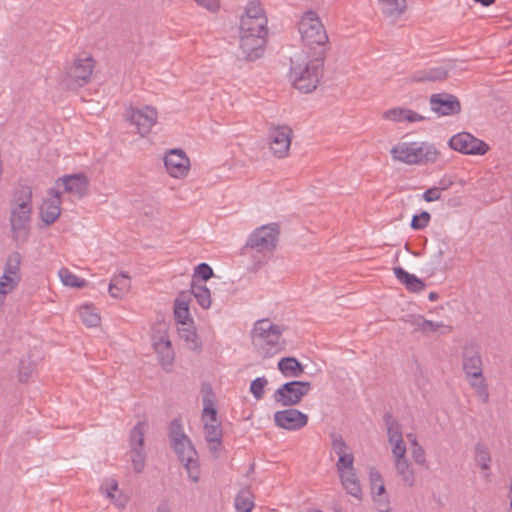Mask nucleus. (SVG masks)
I'll use <instances>...</instances> for the list:
<instances>
[{
    "mask_svg": "<svg viewBox=\"0 0 512 512\" xmlns=\"http://www.w3.org/2000/svg\"><path fill=\"white\" fill-rule=\"evenodd\" d=\"M323 50L300 52L291 57L290 79L295 89L301 93H311L320 82L324 68Z\"/></svg>",
    "mask_w": 512,
    "mask_h": 512,
    "instance_id": "f257e3e1",
    "label": "nucleus"
},
{
    "mask_svg": "<svg viewBox=\"0 0 512 512\" xmlns=\"http://www.w3.org/2000/svg\"><path fill=\"white\" fill-rule=\"evenodd\" d=\"M252 18H256L255 28L249 26V17H241L240 20V49L243 59L247 61L262 57L268 34L267 21L255 15Z\"/></svg>",
    "mask_w": 512,
    "mask_h": 512,
    "instance_id": "f03ea898",
    "label": "nucleus"
},
{
    "mask_svg": "<svg viewBox=\"0 0 512 512\" xmlns=\"http://www.w3.org/2000/svg\"><path fill=\"white\" fill-rule=\"evenodd\" d=\"M284 328L264 318L254 323L251 331L252 344L262 354L269 358L284 350L285 340L282 338Z\"/></svg>",
    "mask_w": 512,
    "mask_h": 512,
    "instance_id": "7ed1b4c3",
    "label": "nucleus"
},
{
    "mask_svg": "<svg viewBox=\"0 0 512 512\" xmlns=\"http://www.w3.org/2000/svg\"><path fill=\"white\" fill-rule=\"evenodd\" d=\"M463 370L483 403L489 402L488 386L482 372V357L477 344H466L462 352Z\"/></svg>",
    "mask_w": 512,
    "mask_h": 512,
    "instance_id": "20e7f679",
    "label": "nucleus"
},
{
    "mask_svg": "<svg viewBox=\"0 0 512 512\" xmlns=\"http://www.w3.org/2000/svg\"><path fill=\"white\" fill-rule=\"evenodd\" d=\"M301 40L307 50L305 52H319L323 50L324 57L329 45L328 35L321 20L314 11L306 12L298 23Z\"/></svg>",
    "mask_w": 512,
    "mask_h": 512,
    "instance_id": "39448f33",
    "label": "nucleus"
},
{
    "mask_svg": "<svg viewBox=\"0 0 512 512\" xmlns=\"http://www.w3.org/2000/svg\"><path fill=\"white\" fill-rule=\"evenodd\" d=\"M394 160L408 165H426L434 163L440 152L432 144L422 142L400 143L391 149Z\"/></svg>",
    "mask_w": 512,
    "mask_h": 512,
    "instance_id": "423d86ee",
    "label": "nucleus"
},
{
    "mask_svg": "<svg viewBox=\"0 0 512 512\" xmlns=\"http://www.w3.org/2000/svg\"><path fill=\"white\" fill-rule=\"evenodd\" d=\"M279 234L280 230L277 223L261 226L251 233L245 247L252 248L260 253H272L276 249Z\"/></svg>",
    "mask_w": 512,
    "mask_h": 512,
    "instance_id": "0eeeda50",
    "label": "nucleus"
},
{
    "mask_svg": "<svg viewBox=\"0 0 512 512\" xmlns=\"http://www.w3.org/2000/svg\"><path fill=\"white\" fill-rule=\"evenodd\" d=\"M312 389L308 381L293 380L282 384L275 390L273 398L276 403L285 407H293L299 404Z\"/></svg>",
    "mask_w": 512,
    "mask_h": 512,
    "instance_id": "6e6552de",
    "label": "nucleus"
},
{
    "mask_svg": "<svg viewBox=\"0 0 512 512\" xmlns=\"http://www.w3.org/2000/svg\"><path fill=\"white\" fill-rule=\"evenodd\" d=\"M94 69V60L92 57L77 58L66 67L63 83L68 89H75L87 84Z\"/></svg>",
    "mask_w": 512,
    "mask_h": 512,
    "instance_id": "1a4fd4ad",
    "label": "nucleus"
},
{
    "mask_svg": "<svg viewBox=\"0 0 512 512\" xmlns=\"http://www.w3.org/2000/svg\"><path fill=\"white\" fill-rule=\"evenodd\" d=\"M32 207L21 209L18 206L11 207L10 225L13 239L17 243H25L31 229Z\"/></svg>",
    "mask_w": 512,
    "mask_h": 512,
    "instance_id": "9d476101",
    "label": "nucleus"
},
{
    "mask_svg": "<svg viewBox=\"0 0 512 512\" xmlns=\"http://www.w3.org/2000/svg\"><path fill=\"white\" fill-rule=\"evenodd\" d=\"M449 146L455 151L469 155H484L490 149L487 143L468 132H460L452 136Z\"/></svg>",
    "mask_w": 512,
    "mask_h": 512,
    "instance_id": "9b49d317",
    "label": "nucleus"
},
{
    "mask_svg": "<svg viewBox=\"0 0 512 512\" xmlns=\"http://www.w3.org/2000/svg\"><path fill=\"white\" fill-rule=\"evenodd\" d=\"M126 120L136 127L141 136H145L157 121V111L151 106L142 109L131 107L126 113Z\"/></svg>",
    "mask_w": 512,
    "mask_h": 512,
    "instance_id": "f8f14e48",
    "label": "nucleus"
},
{
    "mask_svg": "<svg viewBox=\"0 0 512 512\" xmlns=\"http://www.w3.org/2000/svg\"><path fill=\"white\" fill-rule=\"evenodd\" d=\"M175 453L178 455L179 460L184 464L187 469L188 476L193 482L199 481V470L197 451L195 450L190 439L181 442V445H172Z\"/></svg>",
    "mask_w": 512,
    "mask_h": 512,
    "instance_id": "ddd939ff",
    "label": "nucleus"
},
{
    "mask_svg": "<svg viewBox=\"0 0 512 512\" xmlns=\"http://www.w3.org/2000/svg\"><path fill=\"white\" fill-rule=\"evenodd\" d=\"M274 422L279 428L297 431L307 425L308 416L298 409L289 407L288 409L276 411L274 413Z\"/></svg>",
    "mask_w": 512,
    "mask_h": 512,
    "instance_id": "4468645a",
    "label": "nucleus"
},
{
    "mask_svg": "<svg viewBox=\"0 0 512 512\" xmlns=\"http://www.w3.org/2000/svg\"><path fill=\"white\" fill-rule=\"evenodd\" d=\"M168 174L174 178H184L190 169V161L182 149H171L164 157Z\"/></svg>",
    "mask_w": 512,
    "mask_h": 512,
    "instance_id": "2eb2a0df",
    "label": "nucleus"
},
{
    "mask_svg": "<svg viewBox=\"0 0 512 512\" xmlns=\"http://www.w3.org/2000/svg\"><path fill=\"white\" fill-rule=\"evenodd\" d=\"M293 131L290 127L282 125L270 129V148L278 158L287 156L291 145Z\"/></svg>",
    "mask_w": 512,
    "mask_h": 512,
    "instance_id": "dca6fc26",
    "label": "nucleus"
},
{
    "mask_svg": "<svg viewBox=\"0 0 512 512\" xmlns=\"http://www.w3.org/2000/svg\"><path fill=\"white\" fill-rule=\"evenodd\" d=\"M431 110L441 116L457 115L461 112L458 98L449 93L432 94L430 97Z\"/></svg>",
    "mask_w": 512,
    "mask_h": 512,
    "instance_id": "f3484780",
    "label": "nucleus"
},
{
    "mask_svg": "<svg viewBox=\"0 0 512 512\" xmlns=\"http://www.w3.org/2000/svg\"><path fill=\"white\" fill-rule=\"evenodd\" d=\"M48 195L51 197L43 202L40 207V217L45 225L53 224L61 214V195L56 188H50Z\"/></svg>",
    "mask_w": 512,
    "mask_h": 512,
    "instance_id": "a211bd4d",
    "label": "nucleus"
},
{
    "mask_svg": "<svg viewBox=\"0 0 512 512\" xmlns=\"http://www.w3.org/2000/svg\"><path fill=\"white\" fill-rule=\"evenodd\" d=\"M59 181H62L65 191L72 193L79 198H82L87 193L89 180L85 174L79 173L64 176L58 179V182Z\"/></svg>",
    "mask_w": 512,
    "mask_h": 512,
    "instance_id": "6ab92c4d",
    "label": "nucleus"
},
{
    "mask_svg": "<svg viewBox=\"0 0 512 512\" xmlns=\"http://www.w3.org/2000/svg\"><path fill=\"white\" fill-rule=\"evenodd\" d=\"M201 393L203 394V411L202 419L206 421L209 418L210 423H216L218 421V412L215 407V394L210 384L203 383L201 386Z\"/></svg>",
    "mask_w": 512,
    "mask_h": 512,
    "instance_id": "aec40b11",
    "label": "nucleus"
},
{
    "mask_svg": "<svg viewBox=\"0 0 512 512\" xmlns=\"http://www.w3.org/2000/svg\"><path fill=\"white\" fill-rule=\"evenodd\" d=\"M393 272L400 283L403 284L405 288L412 293L420 292L426 286L420 278L416 277L414 274L408 273L404 268L400 266L394 267Z\"/></svg>",
    "mask_w": 512,
    "mask_h": 512,
    "instance_id": "412c9836",
    "label": "nucleus"
},
{
    "mask_svg": "<svg viewBox=\"0 0 512 512\" xmlns=\"http://www.w3.org/2000/svg\"><path fill=\"white\" fill-rule=\"evenodd\" d=\"M448 78V69L443 66L416 71L411 76L413 82H442Z\"/></svg>",
    "mask_w": 512,
    "mask_h": 512,
    "instance_id": "4be33fe9",
    "label": "nucleus"
},
{
    "mask_svg": "<svg viewBox=\"0 0 512 512\" xmlns=\"http://www.w3.org/2000/svg\"><path fill=\"white\" fill-rule=\"evenodd\" d=\"M154 349L158 354L161 365L164 368H166V366L172 365L174 360V352L172 350L171 341L167 335H163L158 340L154 341Z\"/></svg>",
    "mask_w": 512,
    "mask_h": 512,
    "instance_id": "5701e85b",
    "label": "nucleus"
},
{
    "mask_svg": "<svg viewBox=\"0 0 512 512\" xmlns=\"http://www.w3.org/2000/svg\"><path fill=\"white\" fill-rule=\"evenodd\" d=\"M278 370L285 376L298 378L304 373V366L295 357H283L278 362Z\"/></svg>",
    "mask_w": 512,
    "mask_h": 512,
    "instance_id": "b1692460",
    "label": "nucleus"
},
{
    "mask_svg": "<svg viewBox=\"0 0 512 512\" xmlns=\"http://www.w3.org/2000/svg\"><path fill=\"white\" fill-rule=\"evenodd\" d=\"M129 289L130 277L122 272L111 279L108 290L113 298H122Z\"/></svg>",
    "mask_w": 512,
    "mask_h": 512,
    "instance_id": "393cba45",
    "label": "nucleus"
},
{
    "mask_svg": "<svg viewBox=\"0 0 512 512\" xmlns=\"http://www.w3.org/2000/svg\"><path fill=\"white\" fill-rule=\"evenodd\" d=\"M382 13L391 18H397L406 10L405 0H378Z\"/></svg>",
    "mask_w": 512,
    "mask_h": 512,
    "instance_id": "a878e982",
    "label": "nucleus"
},
{
    "mask_svg": "<svg viewBox=\"0 0 512 512\" xmlns=\"http://www.w3.org/2000/svg\"><path fill=\"white\" fill-rule=\"evenodd\" d=\"M148 423L146 421L138 422L130 431L129 442L130 450L144 449V436Z\"/></svg>",
    "mask_w": 512,
    "mask_h": 512,
    "instance_id": "bb28decb",
    "label": "nucleus"
},
{
    "mask_svg": "<svg viewBox=\"0 0 512 512\" xmlns=\"http://www.w3.org/2000/svg\"><path fill=\"white\" fill-rule=\"evenodd\" d=\"M12 206H18L21 209L32 207V189L29 186H19L13 193L11 199Z\"/></svg>",
    "mask_w": 512,
    "mask_h": 512,
    "instance_id": "cd10ccee",
    "label": "nucleus"
},
{
    "mask_svg": "<svg viewBox=\"0 0 512 512\" xmlns=\"http://www.w3.org/2000/svg\"><path fill=\"white\" fill-rule=\"evenodd\" d=\"M341 482L348 494L361 499V486L355 472L340 474Z\"/></svg>",
    "mask_w": 512,
    "mask_h": 512,
    "instance_id": "c85d7f7f",
    "label": "nucleus"
},
{
    "mask_svg": "<svg viewBox=\"0 0 512 512\" xmlns=\"http://www.w3.org/2000/svg\"><path fill=\"white\" fill-rule=\"evenodd\" d=\"M395 468L399 476H401L403 482L411 487L415 483L414 472L411 469V465L407 457L396 459L395 460Z\"/></svg>",
    "mask_w": 512,
    "mask_h": 512,
    "instance_id": "c756f323",
    "label": "nucleus"
},
{
    "mask_svg": "<svg viewBox=\"0 0 512 512\" xmlns=\"http://www.w3.org/2000/svg\"><path fill=\"white\" fill-rule=\"evenodd\" d=\"M384 422L387 427L388 441L389 443H393L394 441L402 440V430L401 425L398 421H396L392 414L387 412L384 415Z\"/></svg>",
    "mask_w": 512,
    "mask_h": 512,
    "instance_id": "7c9ffc66",
    "label": "nucleus"
},
{
    "mask_svg": "<svg viewBox=\"0 0 512 512\" xmlns=\"http://www.w3.org/2000/svg\"><path fill=\"white\" fill-rule=\"evenodd\" d=\"M190 293L194 295L198 304L202 308L207 309L210 307V305H211L210 291L205 285H199V284L195 283V281H192Z\"/></svg>",
    "mask_w": 512,
    "mask_h": 512,
    "instance_id": "2f4dec72",
    "label": "nucleus"
},
{
    "mask_svg": "<svg viewBox=\"0 0 512 512\" xmlns=\"http://www.w3.org/2000/svg\"><path fill=\"white\" fill-rule=\"evenodd\" d=\"M178 334L181 339L192 344V346H190L192 350L196 351L201 349V344L197 342V333L193 322H188V325L185 326L180 325L178 327Z\"/></svg>",
    "mask_w": 512,
    "mask_h": 512,
    "instance_id": "473e14b6",
    "label": "nucleus"
},
{
    "mask_svg": "<svg viewBox=\"0 0 512 512\" xmlns=\"http://www.w3.org/2000/svg\"><path fill=\"white\" fill-rule=\"evenodd\" d=\"M474 460L481 470L485 471L490 469L491 455L481 442L476 443L474 447Z\"/></svg>",
    "mask_w": 512,
    "mask_h": 512,
    "instance_id": "72a5a7b5",
    "label": "nucleus"
},
{
    "mask_svg": "<svg viewBox=\"0 0 512 512\" xmlns=\"http://www.w3.org/2000/svg\"><path fill=\"white\" fill-rule=\"evenodd\" d=\"M259 16V17H263L266 21H267V17H266V14H265V11L264 9L261 7V3L260 1L258 0H254V1H251L248 3V5L246 6L245 8V13L242 15V17H249L250 19V22H249V26L251 28H255L256 26V18H252V16Z\"/></svg>",
    "mask_w": 512,
    "mask_h": 512,
    "instance_id": "f704fd0d",
    "label": "nucleus"
},
{
    "mask_svg": "<svg viewBox=\"0 0 512 512\" xmlns=\"http://www.w3.org/2000/svg\"><path fill=\"white\" fill-rule=\"evenodd\" d=\"M169 438L171 441V445H181L182 441H185L188 438V436L183 432L182 430V424L179 419H174L170 423L169 427Z\"/></svg>",
    "mask_w": 512,
    "mask_h": 512,
    "instance_id": "c9c22d12",
    "label": "nucleus"
},
{
    "mask_svg": "<svg viewBox=\"0 0 512 512\" xmlns=\"http://www.w3.org/2000/svg\"><path fill=\"white\" fill-rule=\"evenodd\" d=\"M59 277L65 286L84 288L87 284L86 280L78 278L68 268H61Z\"/></svg>",
    "mask_w": 512,
    "mask_h": 512,
    "instance_id": "e433bc0d",
    "label": "nucleus"
},
{
    "mask_svg": "<svg viewBox=\"0 0 512 512\" xmlns=\"http://www.w3.org/2000/svg\"><path fill=\"white\" fill-rule=\"evenodd\" d=\"M254 502L249 490H241L235 498V508L238 512H251Z\"/></svg>",
    "mask_w": 512,
    "mask_h": 512,
    "instance_id": "4c0bfd02",
    "label": "nucleus"
},
{
    "mask_svg": "<svg viewBox=\"0 0 512 512\" xmlns=\"http://www.w3.org/2000/svg\"><path fill=\"white\" fill-rule=\"evenodd\" d=\"M79 313L83 323L88 327H96L100 323L99 314L94 312L91 306L84 305L80 307Z\"/></svg>",
    "mask_w": 512,
    "mask_h": 512,
    "instance_id": "58836bf2",
    "label": "nucleus"
},
{
    "mask_svg": "<svg viewBox=\"0 0 512 512\" xmlns=\"http://www.w3.org/2000/svg\"><path fill=\"white\" fill-rule=\"evenodd\" d=\"M21 255L19 252H13L7 258L4 273L12 276H21L20 275V264H21Z\"/></svg>",
    "mask_w": 512,
    "mask_h": 512,
    "instance_id": "ea45409f",
    "label": "nucleus"
},
{
    "mask_svg": "<svg viewBox=\"0 0 512 512\" xmlns=\"http://www.w3.org/2000/svg\"><path fill=\"white\" fill-rule=\"evenodd\" d=\"M336 464L337 470L340 474L355 472L353 462L354 456L351 452L338 456Z\"/></svg>",
    "mask_w": 512,
    "mask_h": 512,
    "instance_id": "a19ab883",
    "label": "nucleus"
},
{
    "mask_svg": "<svg viewBox=\"0 0 512 512\" xmlns=\"http://www.w3.org/2000/svg\"><path fill=\"white\" fill-rule=\"evenodd\" d=\"M205 439L207 442H216L217 439H222V429L219 422L204 424Z\"/></svg>",
    "mask_w": 512,
    "mask_h": 512,
    "instance_id": "79ce46f5",
    "label": "nucleus"
},
{
    "mask_svg": "<svg viewBox=\"0 0 512 512\" xmlns=\"http://www.w3.org/2000/svg\"><path fill=\"white\" fill-rule=\"evenodd\" d=\"M420 322V331L424 334L436 332L439 328H446V331L441 332L442 334H448L452 331L451 326H445L441 322H432L430 320H426L424 317L423 320H420Z\"/></svg>",
    "mask_w": 512,
    "mask_h": 512,
    "instance_id": "37998d69",
    "label": "nucleus"
},
{
    "mask_svg": "<svg viewBox=\"0 0 512 512\" xmlns=\"http://www.w3.org/2000/svg\"><path fill=\"white\" fill-rule=\"evenodd\" d=\"M268 385V380L266 377H258L254 379L250 384V392L254 396L255 399L261 400L265 393V388Z\"/></svg>",
    "mask_w": 512,
    "mask_h": 512,
    "instance_id": "c03bdc74",
    "label": "nucleus"
},
{
    "mask_svg": "<svg viewBox=\"0 0 512 512\" xmlns=\"http://www.w3.org/2000/svg\"><path fill=\"white\" fill-rule=\"evenodd\" d=\"M20 280L21 276H12L4 273L0 277V289L6 293H10L18 286Z\"/></svg>",
    "mask_w": 512,
    "mask_h": 512,
    "instance_id": "a18cd8bd",
    "label": "nucleus"
},
{
    "mask_svg": "<svg viewBox=\"0 0 512 512\" xmlns=\"http://www.w3.org/2000/svg\"><path fill=\"white\" fill-rule=\"evenodd\" d=\"M213 275V269L207 263H200L194 269L192 281L196 282L197 279H199L206 282L211 277H213Z\"/></svg>",
    "mask_w": 512,
    "mask_h": 512,
    "instance_id": "49530a36",
    "label": "nucleus"
},
{
    "mask_svg": "<svg viewBox=\"0 0 512 512\" xmlns=\"http://www.w3.org/2000/svg\"><path fill=\"white\" fill-rule=\"evenodd\" d=\"M130 455L134 472L141 473L145 467L146 454L144 449H136V451L130 450Z\"/></svg>",
    "mask_w": 512,
    "mask_h": 512,
    "instance_id": "de8ad7c7",
    "label": "nucleus"
},
{
    "mask_svg": "<svg viewBox=\"0 0 512 512\" xmlns=\"http://www.w3.org/2000/svg\"><path fill=\"white\" fill-rule=\"evenodd\" d=\"M430 219V213L427 211H422L420 214H415L412 217L410 226L414 230H422L428 226Z\"/></svg>",
    "mask_w": 512,
    "mask_h": 512,
    "instance_id": "09e8293b",
    "label": "nucleus"
},
{
    "mask_svg": "<svg viewBox=\"0 0 512 512\" xmlns=\"http://www.w3.org/2000/svg\"><path fill=\"white\" fill-rule=\"evenodd\" d=\"M330 437L332 449L338 456L348 453V446L340 434L333 432L330 434Z\"/></svg>",
    "mask_w": 512,
    "mask_h": 512,
    "instance_id": "8fccbe9b",
    "label": "nucleus"
},
{
    "mask_svg": "<svg viewBox=\"0 0 512 512\" xmlns=\"http://www.w3.org/2000/svg\"><path fill=\"white\" fill-rule=\"evenodd\" d=\"M370 483L373 492L375 489H377L376 495L382 496L385 493V486L383 484L382 476L375 469L370 471Z\"/></svg>",
    "mask_w": 512,
    "mask_h": 512,
    "instance_id": "3c124183",
    "label": "nucleus"
},
{
    "mask_svg": "<svg viewBox=\"0 0 512 512\" xmlns=\"http://www.w3.org/2000/svg\"><path fill=\"white\" fill-rule=\"evenodd\" d=\"M174 317L178 325H188V322H193L190 318L189 307H174Z\"/></svg>",
    "mask_w": 512,
    "mask_h": 512,
    "instance_id": "603ef678",
    "label": "nucleus"
},
{
    "mask_svg": "<svg viewBox=\"0 0 512 512\" xmlns=\"http://www.w3.org/2000/svg\"><path fill=\"white\" fill-rule=\"evenodd\" d=\"M33 372V363L29 360H21L19 364V381L27 382Z\"/></svg>",
    "mask_w": 512,
    "mask_h": 512,
    "instance_id": "864d4df0",
    "label": "nucleus"
},
{
    "mask_svg": "<svg viewBox=\"0 0 512 512\" xmlns=\"http://www.w3.org/2000/svg\"><path fill=\"white\" fill-rule=\"evenodd\" d=\"M403 109L401 107L389 109L383 112L382 118L393 122H401L403 121Z\"/></svg>",
    "mask_w": 512,
    "mask_h": 512,
    "instance_id": "5fc2aeb1",
    "label": "nucleus"
},
{
    "mask_svg": "<svg viewBox=\"0 0 512 512\" xmlns=\"http://www.w3.org/2000/svg\"><path fill=\"white\" fill-rule=\"evenodd\" d=\"M390 444L392 445V454L394 460L406 457V446L403 439L394 441L393 443Z\"/></svg>",
    "mask_w": 512,
    "mask_h": 512,
    "instance_id": "6e6d98bb",
    "label": "nucleus"
},
{
    "mask_svg": "<svg viewBox=\"0 0 512 512\" xmlns=\"http://www.w3.org/2000/svg\"><path fill=\"white\" fill-rule=\"evenodd\" d=\"M412 458L413 460L422 466L426 465V454L423 447L420 445L418 447L412 448Z\"/></svg>",
    "mask_w": 512,
    "mask_h": 512,
    "instance_id": "4d7b16f0",
    "label": "nucleus"
},
{
    "mask_svg": "<svg viewBox=\"0 0 512 512\" xmlns=\"http://www.w3.org/2000/svg\"><path fill=\"white\" fill-rule=\"evenodd\" d=\"M425 119H426V117L418 114L417 112H415V111H413V110H411L409 108H404L403 109V120H406L409 123L423 121Z\"/></svg>",
    "mask_w": 512,
    "mask_h": 512,
    "instance_id": "13d9d810",
    "label": "nucleus"
},
{
    "mask_svg": "<svg viewBox=\"0 0 512 512\" xmlns=\"http://www.w3.org/2000/svg\"><path fill=\"white\" fill-rule=\"evenodd\" d=\"M198 5L210 12H216L220 8V0H194Z\"/></svg>",
    "mask_w": 512,
    "mask_h": 512,
    "instance_id": "bf43d9fd",
    "label": "nucleus"
},
{
    "mask_svg": "<svg viewBox=\"0 0 512 512\" xmlns=\"http://www.w3.org/2000/svg\"><path fill=\"white\" fill-rule=\"evenodd\" d=\"M440 196H441L440 188L439 187H432V188L427 189L423 193L422 197H423V199L426 202H433V201L439 200Z\"/></svg>",
    "mask_w": 512,
    "mask_h": 512,
    "instance_id": "052dcab7",
    "label": "nucleus"
},
{
    "mask_svg": "<svg viewBox=\"0 0 512 512\" xmlns=\"http://www.w3.org/2000/svg\"><path fill=\"white\" fill-rule=\"evenodd\" d=\"M208 445H209V450L211 451V453L213 454V456L215 458H218L219 457V451L221 449V445H222V439H217L216 442H207Z\"/></svg>",
    "mask_w": 512,
    "mask_h": 512,
    "instance_id": "680f3d73",
    "label": "nucleus"
},
{
    "mask_svg": "<svg viewBox=\"0 0 512 512\" xmlns=\"http://www.w3.org/2000/svg\"><path fill=\"white\" fill-rule=\"evenodd\" d=\"M118 489V484L115 480H112L111 483L105 488L106 496L110 499H114V494L112 491H116Z\"/></svg>",
    "mask_w": 512,
    "mask_h": 512,
    "instance_id": "e2e57ef3",
    "label": "nucleus"
},
{
    "mask_svg": "<svg viewBox=\"0 0 512 512\" xmlns=\"http://www.w3.org/2000/svg\"><path fill=\"white\" fill-rule=\"evenodd\" d=\"M412 320H406L407 322H410L411 325H413L415 327V330L416 331H420V325H421V322L420 320H423V316L421 315H418V316H411Z\"/></svg>",
    "mask_w": 512,
    "mask_h": 512,
    "instance_id": "0e129e2a",
    "label": "nucleus"
},
{
    "mask_svg": "<svg viewBox=\"0 0 512 512\" xmlns=\"http://www.w3.org/2000/svg\"><path fill=\"white\" fill-rule=\"evenodd\" d=\"M407 439H408L409 443L411 444L412 448L420 446L415 434H413V433L407 434Z\"/></svg>",
    "mask_w": 512,
    "mask_h": 512,
    "instance_id": "69168bd1",
    "label": "nucleus"
},
{
    "mask_svg": "<svg viewBox=\"0 0 512 512\" xmlns=\"http://www.w3.org/2000/svg\"><path fill=\"white\" fill-rule=\"evenodd\" d=\"M157 512H171L169 504L166 500L162 501L158 507Z\"/></svg>",
    "mask_w": 512,
    "mask_h": 512,
    "instance_id": "338daca9",
    "label": "nucleus"
},
{
    "mask_svg": "<svg viewBox=\"0 0 512 512\" xmlns=\"http://www.w3.org/2000/svg\"><path fill=\"white\" fill-rule=\"evenodd\" d=\"M178 301H188L190 300V293L181 292L179 296L176 298Z\"/></svg>",
    "mask_w": 512,
    "mask_h": 512,
    "instance_id": "774afa93",
    "label": "nucleus"
}]
</instances>
